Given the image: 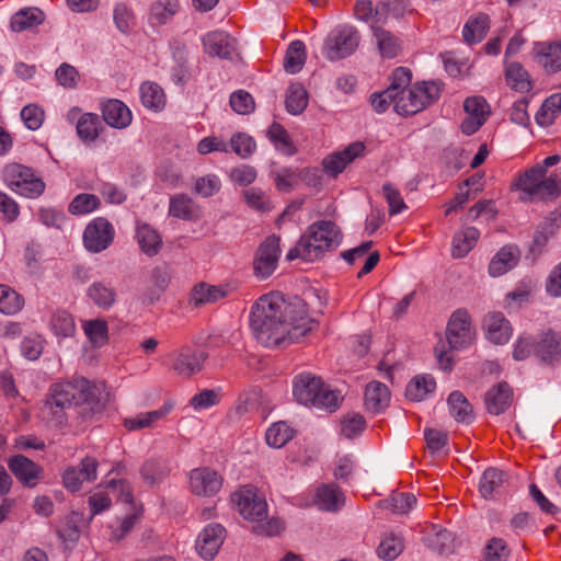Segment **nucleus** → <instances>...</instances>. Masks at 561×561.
I'll return each instance as SVG.
<instances>
[{
  "instance_id": "nucleus-61",
  "label": "nucleus",
  "mask_w": 561,
  "mask_h": 561,
  "mask_svg": "<svg viewBox=\"0 0 561 561\" xmlns=\"http://www.w3.org/2000/svg\"><path fill=\"white\" fill-rule=\"evenodd\" d=\"M412 73L408 68L398 67L393 70L391 76V83L387 91H391V95L398 96L403 90L410 88Z\"/></svg>"
},
{
  "instance_id": "nucleus-57",
  "label": "nucleus",
  "mask_w": 561,
  "mask_h": 561,
  "mask_svg": "<svg viewBox=\"0 0 561 561\" xmlns=\"http://www.w3.org/2000/svg\"><path fill=\"white\" fill-rule=\"evenodd\" d=\"M79 515L72 513L67 516L58 526L57 533L59 538L65 542H76L80 537V529L78 526Z\"/></svg>"
},
{
  "instance_id": "nucleus-46",
  "label": "nucleus",
  "mask_w": 561,
  "mask_h": 561,
  "mask_svg": "<svg viewBox=\"0 0 561 561\" xmlns=\"http://www.w3.org/2000/svg\"><path fill=\"white\" fill-rule=\"evenodd\" d=\"M82 329L88 340L94 347H102L108 341V325L103 319L84 321Z\"/></svg>"
},
{
  "instance_id": "nucleus-40",
  "label": "nucleus",
  "mask_w": 561,
  "mask_h": 561,
  "mask_svg": "<svg viewBox=\"0 0 561 561\" xmlns=\"http://www.w3.org/2000/svg\"><path fill=\"white\" fill-rule=\"evenodd\" d=\"M436 388V381L431 375L414 377L407 386L405 397L412 401H422Z\"/></svg>"
},
{
  "instance_id": "nucleus-35",
  "label": "nucleus",
  "mask_w": 561,
  "mask_h": 561,
  "mask_svg": "<svg viewBox=\"0 0 561 561\" xmlns=\"http://www.w3.org/2000/svg\"><path fill=\"white\" fill-rule=\"evenodd\" d=\"M505 483V473L495 468L486 469L479 484V491L484 499H491L502 492Z\"/></svg>"
},
{
  "instance_id": "nucleus-28",
  "label": "nucleus",
  "mask_w": 561,
  "mask_h": 561,
  "mask_svg": "<svg viewBox=\"0 0 561 561\" xmlns=\"http://www.w3.org/2000/svg\"><path fill=\"white\" fill-rule=\"evenodd\" d=\"M314 503L322 511L335 512L344 504V495L336 484H322L318 488Z\"/></svg>"
},
{
  "instance_id": "nucleus-42",
  "label": "nucleus",
  "mask_w": 561,
  "mask_h": 561,
  "mask_svg": "<svg viewBox=\"0 0 561 561\" xmlns=\"http://www.w3.org/2000/svg\"><path fill=\"white\" fill-rule=\"evenodd\" d=\"M374 36L376 38L379 53L383 58H394L401 51V41L391 32L381 27H376Z\"/></svg>"
},
{
  "instance_id": "nucleus-17",
  "label": "nucleus",
  "mask_w": 561,
  "mask_h": 561,
  "mask_svg": "<svg viewBox=\"0 0 561 561\" xmlns=\"http://www.w3.org/2000/svg\"><path fill=\"white\" fill-rule=\"evenodd\" d=\"M171 367L180 376L191 377L202 369L204 357L190 347L170 354Z\"/></svg>"
},
{
  "instance_id": "nucleus-49",
  "label": "nucleus",
  "mask_w": 561,
  "mask_h": 561,
  "mask_svg": "<svg viewBox=\"0 0 561 561\" xmlns=\"http://www.w3.org/2000/svg\"><path fill=\"white\" fill-rule=\"evenodd\" d=\"M77 133L84 142L94 141L101 130V122L96 114L85 113L80 116L77 123Z\"/></svg>"
},
{
  "instance_id": "nucleus-47",
  "label": "nucleus",
  "mask_w": 561,
  "mask_h": 561,
  "mask_svg": "<svg viewBox=\"0 0 561 561\" xmlns=\"http://www.w3.org/2000/svg\"><path fill=\"white\" fill-rule=\"evenodd\" d=\"M140 473L146 483L153 485L169 476L170 468L164 460L150 459L142 465Z\"/></svg>"
},
{
  "instance_id": "nucleus-58",
  "label": "nucleus",
  "mask_w": 561,
  "mask_h": 561,
  "mask_svg": "<svg viewBox=\"0 0 561 561\" xmlns=\"http://www.w3.org/2000/svg\"><path fill=\"white\" fill-rule=\"evenodd\" d=\"M365 427L366 421L358 413L347 414L341 421V434L346 438L358 436Z\"/></svg>"
},
{
  "instance_id": "nucleus-19",
  "label": "nucleus",
  "mask_w": 561,
  "mask_h": 561,
  "mask_svg": "<svg viewBox=\"0 0 561 561\" xmlns=\"http://www.w3.org/2000/svg\"><path fill=\"white\" fill-rule=\"evenodd\" d=\"M323 381L309 373L299 374L294 379L293 393L302 404H312L319 396Z\"/></svg>"
},
{
  "instance_id": "nucleus-26",
  "label": "nucleus",
  "mask_w": 561,
  "mask_h": 561,
  "mask_svg": "<svg viewBox=\"0 0 561 561\" xmlns=\"http://www.w3.org/2000/svg\"><path fill=\"white\" fill-rule=\"evenodd\" d=\"M520 252L515 245H504L492 257L489 273L493 277L501 276L515 267L519 261Z\"/></svg>"
},
{
  "instance_id": "nucleus-50",
  "label": "nucleus",
  "mask_w": 561,
  "mask_h": 561,
  "mask_svg": "<svg viewBox=\"0 0 561 561\" xmlns=\"http://www.w3.org/2000/svg\"><path fill=\"white\" fill-rule=\"evenodd\" d=\"M404 549L403 539L392 533L382 537L378 548L377 554L380 559L391 561L398 558Z\"/></svg>"
},
{
  "instance_id": "nucleus-44",
  "label": "nucleus",
  "mask_w": 561,
  "mask_h": 561,
  "mask_svg": "<svg viewBox=\"0 0 561 561\" xmlns=\"http://www.w3.org/2000/svg\"><path fill=\"white\" fill-rule=\"evenodd\" d=\"M559 115H561V93H556L545 100L535 118L538 125L548 127Z\"/></svg>"
},
{
  "instance_id": "nucleus-64",
  "label": "nucleus",
  "mask_w": 561,
  "mask_h": 561,
  "mask_svg": "<svg viewBox=\"0 0 561 561\" xmlns=\"http://www.w3.org/2000/svg\"><path fill=\"white\" fill-rule=\"evenodd\" d=\"M340 392L330 389L328 386L323 383L321 390L319 391V396L316 398L314 402L311 404L317 408H323L329 411H334L339 408L341 403Z\"/></svg>"
},
{
  "instance_id": "nucleus-27",
  "label": "nucleus",
  "mask_w": 561,
  "mask_h": 561,
  "mask_svg": "<svg viewBox=\"0 0 561 561\" xmlns=\"http://www.w3.org/2000/svg\"><path fill=\"white\" fill-rule=\"evenodd\" d=\"M78 405L89 404L94 408L99 405L106 389L104 381H90L85 378L76 379Z\"/></svg>"
},
{
  "instance_id": "nucleus-2",
  "label": "nucleus",
  "mask_w": 561,
  "mask_h": 561,
  "mask_svg": "<svg viewBox=\"0 0 561 561\" xmlns=\"http://www.w3.org/2000/svg\"><path fill=\"white\" fill-rule=\"evenodd\" d=\"M561 161L559 154H552L542 162L519 172L511 184L513 191L519 192V199L528 203L534 201L554 199L561 194V179L549 168Z\"/></svg>"
},
{
  "instance_id": "nucleus-8",
  "label": "nucleus",
  "mask_w": 561,
  "mask_h": 561,
  "mask_svg": "<svg viewBox=\"0 0 561 561\" xmlns=\"http://www.w3.org/2000/svg\"><path fill=\"white\" fill-rule=\"evenodd\" d=\"M359 43L358 32L345 27L332 33L325 41L323 54L330 60H339L352 55Z\"/></svg>"
},
{
  "instance_id": "nucleus-3",
  "label": "nucleus",
  "mask_w": 561,
  "mask_h": 561,
  "mask_svg": "<svg viewBox=\"0 0 561 561\" xmlns=\"http://www.w3.org/2000/svg\"><path fill=\"white\" fill-rule=\"evenodd\" d=\"M339 242L337 226L330 220H320L308 228L297 244L288 251L286 259L288 261L301 259L306 262H314L327 251L337 247Z\"/></svg>"
},
{
  "instance_id": "nucleus-59",
  "label": "nucleus",
  "mask_w": 561,
  "mask_h": 561,
  "mask_svg": "<svg viewBox=\"0 0 561 561\" xmlns=\"http://www.w3.org/2000/svg\"><path fill=\"white\" fill-rule=\"evenodd\" d=\"M229 103H230L231 108L236 113L241 114V115L250 114L255 108V103H254L253 96L244 90H239V91L233 92L230 95Z\"/></svg>"
},
{
  "instance_id": "nucleus-24",
  "label": "nucleus",
  "mask_w": 561,
  "mask_h": 561,
  "mask_svg": "<svg viewBox=\"0 0 561 561\" xmlns=\"http://www.w3.org/2000/svg\"><path fill=\"white\" fill-rule=\"evenodd\" d=\"M76 379L73 381L54 383L49 390L47 405L59 409L78 405Z\"/></svg>"
},
{
  "instance_id": "nucleus-23",
  "label": "nucleus",
  "mask_w": 561,
  "mask_h": 561,
  "mask_svg": "<svg viewBox=\"0 0 561 561\" xmlns=\"http://www.w3.org/2000/svg\"><path fill=\"white\" fill-rule=\"evenodd\" d=\"M535 355L547 363L561 358V335L550 329L542 332L536 342Z\"/></svg>"
},
{
  "instance_id": "nucleus-60",
  "label": "nucleus",
  "mask_w": 561,
  "mask_h": 561,
  "mask_svg": "<svg viewBox=\"0 0 561 561\" xmlns=\"http://www.w3.org/2000/svg\"><path fill=\"white\" fill-rule=\"evenodd\" d=\"M382 193L389 206V214L391 216L398 215L408 208L403 197L398 188L392 184L386 183L382 185Z\"/></svg>"
},
{
  "instance_id": "nucleus-6",
  "label": "nucleus",
  "mask_w": 561,
  "mask_h": 561,
  "mask_svg": "<svg viewBox=\"0 0 561 561\" xmlns=\"http://www.w3.org/2000/svg\"><path fill=\"white\" fill-rule=\"evenodd\" d=\"M446 336L449 346L454 350H462L471 345L474 331L466 309H457L453 312L447 324Z\"/></svg>"
},
{
  "instance_id": "nucleus-39",
  "label": "nucleus",
  "mask_w": 561,
  "mask_h": 561,
  "mask_svg": "<svg viewBox=\"0 0 561 561\" xmlns=\"http://www.w3.org/2000/svg\"><path fill=\"white\" fill-rule=\"evenodd\" d=\"M306 58L305 44L301 41L291 42L284 57L283 66L285 71L291 75L299 72L306 62Z\"/></svg>"
},
{
  "instance_id": "nucleus-63",
  "label": "nucleus",
  "mask_w": 561,
  "mask_h": 561,
  "mask_svg": "<svg viewBox=\"0 0 561 561\" xmlns=\"http://www.w3.org/2000/svg\"><path fill=\"white\" fill-rule=\"evenodd\" d=\"M299 184L298 169L284 168L275 175V186L280 192H290Z\"/></svg>"
},
{
  "instance_id": "nucleus-22",
  "label": "nucleus",
  "mask_w": 561,
  "mask_h": 561,
  "mask_svg": "<svg viewBox=\"0 0 561 561\" xmlns=\"http://www.w3.org/2000/svg\"><path fill=\"white\" fill-rule=\"evenodd\" d=\"M102 116L107 125L118 129L127 127L133 119L128 106L116 99L107 100L102 105Z\"/></svg>"
},
{
  "instance_id": "nucleus-9",
  "label": "nucleus",
  "mask_w": 561,
  "mask_h": 561,
  "mask_svg": "<svg viewBox=\"0 0 561 561\" xmlns=\"http://www.w3.org/2000/svg\"><path fill=\"white\" fill-rule=\"evenodd\" d=\"M5 184L15 193L32 197L35 193V173L32 168L11 162L2 170Z\"/></svg>"
},
{
  "instance_id": "nucleus-54",
  "label": "nucleus",
  "mask_w": 561,
  "mask_h": 561,
  "mask_svg": "<svg viewBox=\"0 0 561 561\" xmlns=\"http://www.w3.org/2000/svg\"><path fill=\"white\" fill-rule=\"evenodd\" d=\"M24 305L23 297L8 285L0 284V312L14 314Z\"/></svg>"
},
{
  "instance_id": "nucleus-37",
  "label": "nucleus",
  "mask_w": 561,
  "mask_h": 561,
  "mask_svg": "<svg viewBox=\"0 0 561 561\" xmlns=\"http://www.w3.org/2000/svg\"><path fill=\"white\" fill-rule=\"evenodd\" d=\"M267 137L274 145L276 150L285 156H294L297 152V148L291 140L288 131L279 123L274 122L267 129Z\"/></svg>"
},
{
  "instance_id": "nucleus-62",
  "label": "nucleus",
  "mask_w": 561,
  "mask_h": 561,
  "mask_svg": "<svg viewBox=\"0 0 561 561\" xmlns=\"http://www.w3.org/2000/svg\"><path fill=\"white\" fill-rule=\"evenodd\" d=\"M510 556V548L502 538H492L484 548L485 561H505Z\"/></svg>"
},
{
  "instance_id": "nucleus-55",
  "label": "nucleus",
  "mask_w": 561,
  "mask_h": 561,
  "mask_svg": "<svg viewBox=\"0 0 561 561\" xmlns=\"http://www.w3.org/2000/svg\"><path fill=\"white\" fill-rule=\"evenodd\" d=\"M195 205L192 198L178 194L170 199L169 214L172 217L191 220L194 218Z\"/></svg>"
},
{
  "instance_id": "nucleus-25",
  "label": "nucleus",
  "mask_w": 561,
  "mask_h": 561,
  "mask_svg": "<svg viewBox=\"0 0 561 561\" xmlns=\"http://www.w3.org/2000/svg\"><path fill=\"white\" fill-rule=\"evenodd\" d=\"M513 391L508 383L500 382L492 387L484 397L485 408L490 414L499 415L511 405Z\"/></svg>"
},
{
  "instance_id": "nucleus-45",
  "label": "nucleus",
  "mask_w": 561,
  "mask_h": 561,
  "mask_svg": "<svg viewBox=\"0 0 561 561\" xmlns=\"http://www.w3.org/2000/svg\"><path fill=\"white\" fill-rule=\"evenodd\" d=\"M416 504V497L410 492H393L388 499L380 501L381 508L396 514H405Z\"/></svg>"
},
{
  "instance_id": "nucleus-52",
  "label": "nucleus",
  "mask_w": 561,
  "mask_h": 561,
  "mask_svg": "<svg viewBox=\"0 0 561 561\" xmlns=\"http://www.w3.org/2000/svg\"><path fill=\"white\" fill-rule=\"evenodd\" d=\"M88 296L94 305L102 309H108L116 299L115 290L101 282L93 283L88 289Z\"/></svg>"
},
{
  "instance_id": "nucleus-7",
  "label": "nucleus",
  "mask_w": 561,
  "mask_h": 561,
  "mask_svg": "<svg viewBox=\"0 0 561 561\" xmlns=\"http://www.w3.org/2000/svg\"><path fill=\"white\" fill-rule=\"evenodd\" d=\"M115 237L113 225L103 217L90 221L83 232V243L87 250L99 253L107 249Z\"/></svg>"
},
{
  "instance_id": "nucleus-56",
  "label": "nucleus",
  "mask_w": 561,
  "mask_h": 561,
  "mask_svg": "<svg viewBox=\"0 0 561 561\" xmlns=\"http://www.w3.org/2000/svg\"><path fill=\"white\" fill-rule=\"evenodd\" d=\"M35 26V9L25 7L10 18V30L14 33L31 31Z\"/></svg>"
},
{
  "instance_id": "nucleus-11",
  "label": "nucleus",
  "mask_w": 561,
  "mask_h": 561,
  "mask_svg": "<svg viewBox=\"0 0 561 561\" xmlns=\"http://www.w3.org/2000/svg\"><path fill=\"white\" fill-rule=\"evenodd\" d=\"M222 477L215 470L202 467L193 469L188 476L190 491L198 496H213L222 486Z\"/></svg>"
},
{
  "instance_id": "nucleus-15",
  "label": "nucleus",
  "mask_w": 561,
  "mask_h": 561,
  "mask_svg": "<svg viewBox=\"0 0 561 561\" xmlns=\"http://www.w3.org/2000/svg\"><path fill=\"white\" fill-rule=\"evenodd\" d=\"M467 117L461 123V130L466 135L474 134L488 119L490 106L482 96L467 98L463 103Z\"/></svg>"
},
{
  "instance_id": "nucleus-38",
  "label": "nucleus",
  "mask_w": 561,
  "mask_h": 561,
  "mask_svg": "<svg viewBox=\"0 0 561 561\" xmlns=\"http://www.w3.org/2000/svg\"><path fill=\"white\" fill-rule=\"evenodd\" d=\"M296 431L285 421L273 423L265 433V440L268 446L282 448L294 438Z\"/></svg>"
},
{
  "instance_id": "nucleus-4",
  "label": "nucleus",
  "mask_w": 561,
  "mask_h": 561,
  "mask_svg": "<svg viewBox=\"0 0 561 561\" xmlns=\"http://www.w3.org/2000/svg\"><path fill=\"white\" fill-rule=\"evenodd\" d=\"M440 92V84L435 81L414 84L396 96L394 110L404 116L416 114L437 100Z\"/></svg>"
},
{
  "instance_id": "nucleus-14",
  "label": "nucleus",
  "mask_w": 561,
  "mask_h": 561,
  "mask_svg": "<svg viewBox=\"0 0 561 561\" xmlns=\"http://www.w3.org/2000/svg\"><path fill=\"white\" fill-rule=\"evenodd\" d=\"M225 538L226 529L220 524H208L197 536L196 551L203 559L211 560L217 556Z\"/></svg>"
},
{
  "instance_id": "nucleus-43",
  "label": "nucleus",
  "mask_w": 561,
  "mask_h": 561,
  "mask_svg": "<svg viewBox=\"0 0 561 561\" xmlns=\"http://www.w3.org/2000/svg\"><path fill=\"white\" fill-rule=\"evenodd\" d=\"M226 295L227 291L219 286L201 283L192 289L191 301L194 302L195 306L214 304L225 298Z\"/></svg>"
},
{
  "instance_id": "nucleus-48",
  "label": "nucleus",
  "mask_w": 561,
  "mask_h": 561,
  "mask_svg": "<svg viewBox=\"0 0 561 561\" xmlns=\"http://www.w3.org/2000/svg\"><path fill=\"white\" fill-rule=\"evenodd\" d=\"M286 110L293 114H301L308 105V94L300 83L289 85L286 93Z\"/></svg>"
},
{
  "instance_id": "nucleus-33",
  "label": "nucleus",
  "mask_w": 561,
  "mask_h": 561,
  "mask_svg": "<svg viewBox=\"0 0 561 561\" xmlns=\"http://www.w3.org/2000/svg\"><path fill=\"white\" fill-rule=\"evenodd\" d=\"M447 404L449 409L450 415L457 421L461 423H470L472 422L473 408L471 403L467 400L462 392L456 390L453 391L447 399Z\"/></svg>"
},
{
  "instance_id": "nucleus-36",
  "label": "nucleus",
  "mask_w": 561,
  "mask_h": 561,
  "mask_svg": "<svg viewBox=\"0 0 561 561\" xmlns=\"http://www.w3.org/2000/svg\"><path fill=\"white\" fill-rule=\"evenodd\" d=\"M480 232L474 227H468L457 232L453 239L451 255L454 257L466 256L476 245Z\"/></svg>"
},
{
  "instance_id": "nucleus-12",
  "label": "nucleus",
  "mask_w": 561,
  "mask_h": 561,
  "mask_svg": "<svg viewBox=\"0 0 561 561\" xmlns=\"http://www.w3.org/2000/svg\"><path fill=\"white\" fill-rule=\"evenodd\" d=\"M98 467L99 461L96 458L87 456L79 466L67 468L62 476L65 488L76 492L81 489L84 482H93L98 478Z\"/></svg>"
},
{
  "instance_id": "nucleus-13",
  "label": "nucleus",
  "mask_w": 561,
  "mask_h": 561,
  "mask_svg": "<svg viewBox=\"0 0 561 561\" xmlns=\"http://www.w3.org/2000/svg\"><path fill=\"white\" fill-rule=\"evenodd\" d=\"M365 145L362 141H354L350 144L345 149L341 151H334L322 160L323 171L332 176L336 178L342 173L345 168L352 163L356 158L364 154Z\"/></svg>"
},
{
  "instance_id": "nucleus-10",
  "label": "nucleus",
  "mask_w": 561,
  "mask_h": 561,
  "mask_svg": "<svg viewBox=\"0 0 561 561\" xmlns=\"http://www.w3.org/2000/svg\"><path fill=\"white\" fill-rule=\"evenodd\" d=\"M279 241L280 239L273 234L260 244L253 262L254 274L257 278L265 279L276 270L280 255Z\"/></svg>"
},
{
  "instance_id": "nucleus-16",
  "label": "nucleus",
  "mask_w": 561,
  "mask_h": 561,
  "mask_svg": "<svg viewBox=\"0 0 561 561\" xmlns=\"http://www.w3.org/2000/svg\"><path fill=\"white\" fill-rule=\"evenodd\" d=\"M204 51L221 59H230L236 50L234 39L224 31L208 32L202 37Z\"/></svg>"
},
{
  "instance_id": "nucleus-34",
  "label": "nucleus",
  "mask_w": 561,
  "mask_h": 561,
  "mask_svg": "<svg viewBox=\"0 0 561 561\" xmlns=\"http://www.w3.org/2000/svg\"><path fill=\"white\" fill-rule=\"evenodd\" d=\"M140 99L145 107L154 112L162 111L167 103L163 89L152 81H146L140 85Z\"/></svg>"
},
{
  "instance_id": "nucleus-30",
  "label": "nucleus",
  "mask_w": 561,
  "mask_h": 561,
  "mask_svg": "<svg viewBox=\"0 0 561 561\" xmlns=\"http://www.w3.org/2000/svg\"><path fill=\"white\" fill-rule=\"evenodd\" d=\"M390 401V391L388 387L380 381H371L366 386L365 405L371 412H379L388 407Z\"/></svg>"
},
{
  "instance_id": "nucleus-51",
  "label": "nucleus",
  "mask_w": 561,
  "mask_h": 561,
  "mask_svg": "<svg viewBox=\"0 0 561 561\" xmlns=\"http://www.w3.org/2000/svg\"><path fill=\"white\" fill-rule=\"evenodd\" d=\"M101 206L100 198L94 194L81 193L75 196L68 206V211L71 215L82 216L88 215Z\"/></svg>"
},
{
  "instance_id": "nucleus-53",
  "label": "nucleus",
  "mask_w": 561,
  "mask_h": 561,
  "mask_svg": "<svg viewBox=\"0 0 561 561\" xmlns=\"http://www.w3.org/2000/svg\"><path fill=\"white\" fill-rule=\"evenodd\" d=\"M49 327L57 336L62 337L71 336L76 331L73 317L65 310H58L51 314Z\"/></svg>"
},
{
  "instance_id": "nucleus-29",
  "label": "nucleus",
  "mask_w": 561,
  "mask_h": 561,
  "mask_svg": "<svg viewBox=\"0 0 561 561\" xmlns=\"http://www.w3.org/2000/svg\"><path fill=\"white\" fill-rule=\"evenodd\" d=\"M490 28V19L485 13H478L468 19L462 28L463 41L469 44L480 43Z\"/></svg>"
},
{
  "instance_id": "nucleus-5",
  "label": "nucleus",
  "mask_w": 561,
  "mask_h": 561,
  "mask_svg": "<svg viewBox=\"0 0 561 561\" xmlns=\"http://www.w3.org/2000/svg\"><path fill=\"white\" fill-rule=\"evenodd\" d=\"M231 502L247 520L259 523L267 516V503L253 485H242L231 494Z\"/></svg>"
},
{
  "instance_id": "nucleus-1",
  "label": "nucleus",
  "mask_w": 561,
  "mask_h": 561,
  "mask_svg": "<svg viewBox=\"0 0 561 561\" xmlns=\"http://www.w3.org/2000/svg\"><path fill=\"white\" fill-rule=\"evenodd\" d=\"M250 323L255 339L265 347L297 342L314 325L304 304L288 302L279 291H271L256 300Z\"/></svg>"
},
{
  "instance_id": "nucleus-21",
  "label": "nucleus",
  "mask_w": 561,
  "mask_h": 561,
  "mask_svg": "<svg viewBox=\"0 0 561 561\" xmlns=\"http://www.w3.org/2000/svg\"><path fill=\"white\" fill-rule=\"evenodd\" d=\"M504 78L506 85L519 93H528L533 89V80L525 67L517 61L504 62Z\"/></svg>"
},
{
  "instance_id": "nucleus-31",
  "label": "nucleus",
  "mask_w": 561,
  "mask_h": 561,
  "mask_svg": "<svg viewBox=\"0 0 561 561\" xmlns=\"http://www.w3.org/2000/svg\"><path fill=\"white\" fill-rule=\"evenodd\" d=\"M9 469L15 478L26 486H35V463L23 455L9 458Z\"/></svg>"
},
{
  "instance_id": "nucleus-18",
  "label": "nucleus",
  "mask_w": 561,
  "mask_h": 561,
  "mask_svg": "<svg viewBox=\"0 0 561 561\" xmlns=\"http://www.w3.org/2000/svg\"><path fill=\"white\" fill-rule=\"evenodd\" d=\"M482 325L486 339L494 344H505L512 336L511 323L501 312H489Z\"/></svg>"
},
{
  "instance_id": "nucleus-32",
  "label": "nucleus",
  "mask_w": 561,
  "mask_h": 561,
  "mask_svg": "<svg viewBox=\"0 0 561 561\" xmlns=\"http://www.w3.org/2000/svg\"><path fill=\"white\" fill-rule=\"evenodd\" d=\"M136 239L140 250L148 256L157 255L162 245L161 236L148 224L137 226Z\"/></svg>"
},
{
  "instance_id": "nucleus-41",
  "label": "nucleus",
  "mask_w": 561,
  "mask_h": 561,
  "mask_svg": "<svg viewBox=\"0 0 561 561\" xmlns=\"http://www.w3.org/2000/svg\"><path fill=\"white\" fill-rule=\"evenodd\" d=\"M178 0H157L151 4L149 21L152 25H162L169 22L179 11Z\"/></svg>"
},
{
  "instance_id": "nucleus-20",
  "label": "nucleus",
  "mask_w": 561,
  "mask_h": 561,
  "mask_svg": "<svg viewBox=\"0 0 561 561\" xmlns=\"http://www.w3.org/2000/svg\"><path fill=\"white\" fill-rule=\"evenodd\" d=\"M535 58L549 73L561 71V42H539L534 45Z\"/></svg>"
}]
</instances>
